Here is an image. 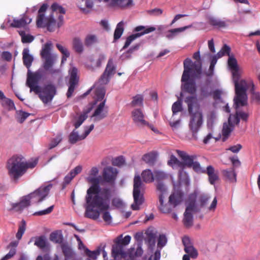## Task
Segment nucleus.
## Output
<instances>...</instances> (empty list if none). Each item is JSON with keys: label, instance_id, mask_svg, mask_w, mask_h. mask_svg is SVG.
Wrapping results in <instances>:
<instances>
[{"label": "nucleus", "instance_id": "1", "mask_svg": "<svg viewBox=\"0 0 260 260\" xmlns=\"http://www.w3.org/2000/svg\"><path fill=\"white\" fill-rule=\"evenodd\" d=\"M99 172L97 167H92L87 178V181L92 185L87 189L85 197L87 202L86 215L93 218H97L99 215L97 211H94V208H98L101 210L107 209L110 197V189L107 188H101L99 185V179L96 177Z\"/></svg>", "mask_w": 260, "mask_h": 260}, {"label": "nucleus", "instance_id": "2", "mask_svg": "<svg viewBox=\"0 0 260 260\" xmlns=\"http://www.w3.org/2000/svg\"><path fill=\"white\" fill-rule=\"evenodd\" d=\"M48 5L44 4L38 11L36 24L39 27H46L49 31H54L56 28H59L63 24V16L66 13L65 9L57 3L51 5V14L45 17V12Z\"/></svg>", "mask_w": 260, "mask_h": 260}, {"label": "nucleus", "instance_id": "3", "mask_svg": "<svg viewBox=\"0 0 260 260\" xmlns=\"http://www.w3.org/2000/svg\"><path fill=\"white\" fill-rule=\"evenodd\" d=\"M228 66L232 74L233 81L235 88V96L234 99L236 108L244 106L247 104V96L246 90L247 83L245 80L239 81L240 73L236 59L233 56H230L228 61Z\"/></svg>", "mask_w": 260, "mask_h": 260}, {"label": "nucleus", "instance_id": "4", "mask_svg": "<svg viewBox=\"0 0 260 260\" xmlns=\"http://www.w3.org/2000/svg\"><path fill=\"white\" fill-rule=\"evenodd\" d=\"M37 160L27 161L21 155H14L8 159L7 168L10 178L15 181H17L26 172L28 169L35 167Z\"/></svg>", "mask_w": 260, "mask_h": 260}, {"label": "nucleus", "instance_id": "5", "mask_svg": "<svg viewBox=\"0 0 260 260\" xmlns=\"http://www.w3.org/2000/svg\"><path fill=\"white\" fill-rule=\"evenodd\" d=\"M184 102L187 104L188 111L190 116L189 127L192 133L193 137L197 139V134L203 122V115L201 111L193 112V109L199 110L200 105L197 99L194 96H188L185 98Z\"/></svg>", "mask_w": 260, "mask_h": 260}, {"label": "nucleus", "instance_id": "6", "mask_svg": "<svg viewBox=\"0 0 260 260\" xmlns=\"http://www.w3.org/2000/svg\"><path fill=\"white\" fill-rule=\"evenodd\" d=\"M193 58L196 60L192 62L189 58H186L183 62L184 70L181 77L182 81H188L190 77L201 78L202 73V65L199 51L193 54Z\"/></svg>", "mask_w": 260, "mask_h": 260}, {"label": "nucleus", "instance_id": "7", "mask_svg": "<svg viewBox=\"0 0 260 260\" xmlns=\"http://www.w3.org/2000/svg\"><path fill=\"white\" fill-rule=\"evenodd\" d=\"M52 44L50 42L46 43L43 47L40 55L42 58L45 59L43 63L44 69L48 74L53 76L60 72L59 69H54L52 67L56 59V55L52 54L50 52Z\"/></svg>", "mask_w": 260, "mask_h": 260}, {"label": "nucleus", "instance_id": "8", "mask_svg": "<svg viewBox=\"0 0 260 260\" xmlns=\"http://www.w3.org/2000/svg\"><path fill=\"white\" fill-rule=\"evenodd\" d=\"M183 194L180 191L174 192L169 197V204H164V196L159 195V210L163 213H169L172 211V207L175 208L181 203L183 200Z\"/></svg>", "mask_w": 260, "mask_h": 260}, {"label": "nucleus", "instance_id": "9", "mask_svg": "<svg viewBox=\"0 0 260 260\" xmlns=\"http://www.w3.org/2000/svg\"><path fill=\"white\" fill-rule=\"evenodd\" d=\"M178 155L182 160L181 165L182 170L179 171V174L183 172V170L185 168H192L194 171L197 173H203V171L199 162L194 161L197 158L195 155H188L187 153L183 151L177 150H176Z\"/></svg>", "mask_w": 260, "mask_h": 260}, {"label": "nucleus", "instance_id": "10", "mask_svg": "<svg viewBox=\"0 0 260 260\" xmlns=\"http://www.w3.org/2000/svg\"><path fill=\"white\" fill-rule=\"evenodd\" d=\"M144 184L139 175H136L134 179L133 197L134 203L131 205L133 210H138L140 209L139 206L144 202V198L142 193H141V189L143 188Z\"/></svg>", "mask_w": 260, "mask_h": 260}, {"label": "nucleus", "instance_id": "11", "mask_svg": "<svg viewBox=\"0 0 260 260\" xmlns=\"http://www.w3.org/2000/svg\"><path fill=\"white\" fill-rule=\"evenodd\" d=\"M52 187L51 184H49L46 186H41L34 192L29 193V196L34 203H40L48 196Z\"/></svg>", "mask_w": 260, "mask_h": 260}, {"label": "nucleus", "instance_id": "12", "mask_svg": "<svg viewBox=\"0 0 260 260\" xmlns=\"http://www.w3.org/2000/svg\"><path fill=\"white\" fill-rule=\"evenodd\" d=\"M156 29L155 27L151 26L148 28H146L144 26L140 25L136 27L135 28L134 31L139 32L140 31H142L141 32H138L135 34H133L128 36L125 41L124 46L123 47V49H125L127 48L129 45L132 43V42L135 40L136 38H139L145 34H147L151 32L154 31Z\"/></svg>", "mask_w": 260, "mask_h": 260}, {"label": "nucleus", "instance_id": "13", "mask_svg": "<svg viewBox=\"0 0 260 260\" xmlns=\"http://www.w3.org/2000/svg\"><path fill=\"white\" fill-rule=\"evenodd\" d=\"M56 94L55 86L52 84H48L42 88V92L39 94V98L43 103L46 104L52 101Z\"/></svg>", "mask_w": 260, "mask_h": 260}, {"label": "nucleus", "instance_id": "14", "mask_svg": "<svg viewBox=\"0 0 260 260\" xmlns=\"http://www.w3.org/2000/svg\"><path fill=\"white\" fill-rule=\"evenodd\" d=\"M195 201L190 202L187 206L184 213L183 223L185 226L190 227L193 223L192 213L199 212Z\"/></svg>", "mask_w": 260, "mask_h": 260}, {"label": "nucleus", "instance_id": "15", "mask_svg": "<svg viewBox=\"0 0 260 260\" xmlns=\"http://www.w3.org/2000/svg\"><path fill=\"white\" fill-rule=\"evenodd\" d=\"M106 99L104 100L96 107L92 117H94V121H100L107 117L108 115V107L106 106Z\"/></svg>", "mask_w": 260, "mask_h": 260}, {"label": "nucleus", "instance_id": "16", "mask_svg": "<svg viewBox=\"0 0 260 260\" xmlns=\"http://www.w3.org/2000/svg\"><path fill=\"white\" fill-rule=\"evenodd\" d=\"M132 118L134 122L139 126H147L154 131L153 126L149 125V123L144 119V114L142 111L139 109H136L132 112Z\"/></svg>", "mask_w": 260, "mask_h": 260}, {"label": "nucleus", "instance_id": "17", "mask_svg": "<svg viewBox=\"0 0 260 260\" xmlns=\"http://www.w3.org/2000/svg\"><path fill=\"white\" fill-rule=\"evenodd\" d=\"M117 174L118 171L116 168L109 166L104 169L102 175L105 182L113 184L115 181Z\"/></svg>", "mask_w": 260, "mask_h": 260}, {"label": "nucleus", "instance_id": "18", "mask_svg": "<svg viewBox=\"0 0 260 260\" xmlns=\"http://www.w3.org/2000/svg\"><path fill=\"white\" fill-rule=\"evenodd\" d=\"M182 243L184 246V251L191 258H196L198 255L197 250L193 246L190 239L188 237H184L182 239Z\"/></svg>", "mask_w": 260, "mask_h": 260}, {"label": "nucleus", "instance_id": "19", "mask_svg": "<svg viewBox=\"0 0 260 260\" xmlns=\"http://www.w3.org/2000/svg\"><path fill=\"white\" fill-rule=\"evenodd\" d=\"M105 59V56L100 54L95 59L90 57L85 63V67L88 70L93 71L96 68H100L101 66L102 62Z\"/></svg>", "mask_w": 260, "mask_h": 260}, {"label": "nucleus", "instance_id": "20", "mask_svg": "<svg viewBox=\"0 0 260 260\" xmlns=\"http://www.w3.org/2000/svg\"><path fill=\"white\" fill-rule=\"evenodd\" d=\"M42 76V71L41 70H38L35 73L28 72L26 83V85L28 87L38 84L39 81L41 79Z\"/></svg>", "mask_w": 260, "mask_h": 260}, {"label": "nucleus", "instance_id": "21", "mask_svg": "<svg viewBox=\"0 0 260 260\" xmlns=\"http://www.w3.org/2000/svg\"><path fill=\"white\" fill-rule=\"evenodd\" d=\"M110 197L109 198V208L107 209H105V210H101L99 209H98V208H94V211H97L99 212V214L98 217L97 218H90V217H88V216H87L86 215V207H87V202H86L85 205L84 206L85 208V213H84V216L85 217H86V218L92 219L93 220H96V219H98L99 218L100 215V213H102V212H103V216H102V218H103V220L106 222L110 223L111 222L112 217H111L109 212L108 211V210L110 208Z\"/></svg>", "mask_w": 260, "mask_h": 260}, {"label": "nucleus", "instance_id": "22", "mask_svg": "<svg viewBox=\"0 0 260 260\" xmlns=\"http://www.w3.org/2000/svg\"><path fill=\"white\" fill-rule=\"evenodd\" d=\"M200 78H193L190 77L189 79L187 81H182L185 82L183 85V90L191 94H194L197 91V86L195 80L196 79H200Z\"/></svg>", "mask_w": 260, "mask_h": 260}, {"label": "nucleus", "instance_id": "23", "mask_svg": "<svg viewBox=\"0 0 260 260\" xmlns=\"http://www.w3.org/2000/svg\"><path fill=\"white\" fill-rule=\"evenodd\" d=\"M30 200L31 199L29 194L23 197L19 203L13 204L12 205V209L15 210L16 211H21L30 205Z\"/></svg>", "mask_w": 260, "mask_h": 260}, {"label": "nucleus", "instance_id": "24", "mask_svg": "<svg viewBox=\"0 0 260 260\" xmlns=\"http://www.w3.org/2000/svg\"><path fill=\"white\" fill-rule=\"evenodd\" d=\"M124 246L117 240L115 244L113 245L112 248V254L114 258H116L119 256L121 257L124 256L125 252L124 251Z\"/></svg>", "mask_w": 260, "mask_h": 260}, {"label": "nucleus", "instance_id": "25", "mask_svg": "<svg viewBox=\"0 0 260 260\" xmlns=\"http://www.w3.org/2000/svg\"><path fill=\"white\" fill-rule=\"evenodd\" d=\"M205 172L203 173H206L209 178V181L212 185H214L215 182L218 180V176L217 172H215L214 168L212 166H209L207 167L206 170H204Z\"/></svg>", "mask_w": 260, "mask_h": 260}, {"label": "nucleus", "instance_id": "26", "mask_svg": "<svg viewBox=\"0 0 260 260\" xmlns=\"http://www.w3.org/2000/svg\"><path fill=\"white\" fill-rule=\"evenodd\" d=\"M22 60L23 64L29 69L34 61V57L29 54V50L28 48H25L23 50Z\"/></svg>", "mask_w": 260, "mask_h": 260}, {"label": "nucleus", "instance_id": "27", "mask_svg": "<svg viewBox=\"0 0 260 260\" xmlns=\"http://www.w3.org/2000/svg\"><path fill=\"white\" fill-rule=\"evenodd\" d=\"M110 7L126 8L133 5V0H111L109 3Z\"/></svg>", "mask_w": 260, "mask_h": 260}, {"label": "nucleus", "instance_id": "28", "mask_svg": "<svg viewBox=\"0 0 260 260\" xmlns=\"http://www.w3.org/2000/svg\"><path fill=\"white\" fill-rule=\"evenodd\" d=\"M35 241V245L41 249H43L48 246V243L47 239L44 236H41L39 237H32L31 238L29 243L33 241Z\"/></svg>", "mask_w": 260, "mask_h": 260}, {"label": "nucleus", "instance_id": "29", "mask_svg": "<svg viewBox=\"0 0 260 260\" xmlns=\"http://www.w3.org/2000/svg\"><path fill=\"white\" fill-rule=\"evenodd\" d=\"M221 173L226 180L232 183L236 182V174L234 168L229 170H223L221 171Z\"/></svg>", "mask_w": 260, "mask_h": 260}, {"label": "nucleus", "instance_id": "30", "mask_svg": "<svg viewBox=\"0 0 260 260\" xmlns=\"http://www.w3.org/2000/svg\"><path fill=\"white\" fill-rule=\"evenodd\" d=\"M31 21V19H28L26 16H24L20 19H14L10 26L13 27L20 28L25 26L27 24H29Z\"/></svg>", "mask_w": 260, "mask_h": 260}, {"label": "nucleus", "instance_id": "31", "mask_svg": "<svg viewBox=\"0 0 260 260\" xmlns=\"http://www.w3.org/2000/svg\"><path fill=\"white\" fill-rule=\"evenodd\" d=\"M62 253L64 256L65 260H71L75 255V253L71 247L66 244H62L61 245Z\"/></svg>", "mask_w": 260, "mask_h": 260}, {"label": "nucleus", "instance_id": "32", "mask_svg": "<svg viewBox=\"0 0 260 260\" xmlns=\"http://www.w3.org/2000/svg\"><path fill=\"white\" fill-rule=\"evenodd\" d=\"M157 153L154 151L144 154L142 157V159L149 166H153L156 161Z\"/></svg>", "mask_w": 260, "mask_h": 260}, {"label": "nucleus", "instance_id": "33", "mask_svg": "<svg viewBox=\"0 0 260 260\" xmlns=\"http://www.w3.org/2000/svg\"><path fill=\"white\" fill-rule=\"evenodd\" d=\"M229 124L224 123L223 126L222 134L224 136H228L232 131V127L236 124L234 123V120L232 118V115H230L228 119Z\"/></svg>", "mask_w": 260, "mask_h": 260}, {"label": "nucleus", "instance_id": "34", "mask_svg": "<svg viewBox=\"0 0 260 260\" xmlns=\"http://www.w3.org/2000/svg\"><path fill=\"white\" fill-rule=\"evenodd\" d=\"M209 24L216 28H224L227 25L225 21L213 17L209 18Z\"/></svg>", "mask_w": 260, "mask_h": 260}, {"label": "nucleus", "instance_id": "35", "mask_svg": "<svg viewBox=\"0 0 260 260\" xmlns=\"http://www.w3.org/2000/svg\"><path fill=\"white\" fill-rule=\"evenodd\" d=\"M143 182L146 183L152 182L154 180V174L149 169L144 170L141 173Z\"/></svg>", "mask_w": 260, "mask_h": 260}, {"label": "nucleus", "instance_id": "36", "mask_svg": "<svg viewBox=\"0 0 260 260\" xmlns=\"http://www.w3.org/2000/svg\"><path fill=\"white\" fill-rule=\"evenodd\" d=\"M248 117V114L245 112L242 111H236L235 115L232 116V118L234 120V123L236 124H238L240 122V119L246 121Z\"/></svg>", "mask_w": 260, "mask_h": 260}, {"label": "nucleus", "instance_id": "37", "mask_svg": "<svg viewBox=\"0 0 260 260\" xmlns=\"http://www.w3.org/2000/svg\"><path fill=\"white\" fill-rule=\"evenodd\" d=\"M124 22L123 21L119 22L115 29L114 33V40H117L119 39L122 36L124 31Z\"/></svg>", "mask_w": 260, "mask_h": 260}, {"label": "nucleus", "instance_id": "38", "mask_svg": "<svg viewBox=\"0 0 260 260\" xmlns=\"http://www.w3.org/2000/svg\"><path fill=\"white\" fill-rule=\"evenodd\" d=\"M116 67L113 64V59L110 58L108 61L106 69L104 72L110 77L113 75L115 73Z\"/></svg>", "mask_w": 260, "mask_h": 260}, {"label": "nucleus", "instance_id": "39", "mask_svg": "<svg viewBox=\"0 0 260 260\" xmlns=\"http://www.w3.org/2000/svg\"><path fill=\"white\" fill-rule=\"evenodd\" d=\"M105 93L106 89L104 87L102 86L96 88L95 90V97L96 101L102 102L105 99H104Z\"/></svg>", "mask_w": 260, "mask_h": 260}, {"label": "nucleus", "instance_id": "40", "mask_svg": "<svg viewBox=\"0 0 260 260\" xmlns=\"http://www.w3.org/2000/svg\"><path fill=\"white\" fill-rule=\"evenodd\" d=\"M49 239L50 241L55 243H61L63 241V237L61 232H54L51 233L50 235Z\"/></svg>", "mask_w": 260, "mask_h": 260}, {"label": "nucleus", "instance_id": "41", "mask_svg": "<svg viewBox=\"0 0 260 260\" xmlns=\"http://www.w3.org/2000/svg\"><path fill=\"white\" fill-rule=\"evenodd\" d=\"M82 135H79L78 132L74 129L69 135V142L72 144H74L78 141L84 140V139L82 138Z\"/></svg>", "mask_w": 260, "mask_h": 260}, {"label": "nucleus", "instance_id": "42", "mask_svg": "<svg viewBox=\"0 0 260 260\" xmlns=\"http://www.w3.org/2000/svg\"><path fill=\"white\" fill-rule=\"evenodd\" d=\"M73 45L74 49L77 52L81 53L83 51V44L79 38H74L73 40Z\"/></svg>", "mask_w": 260, "mask_h": 260}, {"label": "nucleus", "instance_id": "43", "mask_svg": "<svg viewBox=\"0 0 260 260\" xmlns=\"http://www.w3.org/2000/svg\"><path fill=\"white\" fill-rule=\"evenodd\" d=\"M143 102V96L141 94H137L133 97V100L131 103L132 107L142 106Z\"/></svg>", "mask_w": 260, "mask_h": 260}, {"label": "nucleus", "instance_id": "44", "mask_svg": "<svg viewBox=\"0 0 260 260\" xmlns=\"http://www.w3.org/2000/svg\"><path fill=\"white\" fill-rule=\"evenodd\" d=\"M98 42V39L95 35H88L85 39V45L86 46L89 47L93 45Z\"/></svg>", "mask_w": 260, "mask_h": 260}, {"label": "nucleus", "instance_id": "45", "mask_svg": "<svg viewBox=\"0 0 260 260\" xmlns=\"http://www.w3.org/2000/svg\"><path fill=\"white\" fill-rule=\"evenodd\" d=\"M19 34L21 37V41L23 43H29L34 40V36L30 35L25 34L24 31H20L19 32Z\"/></svg>", "mask_w": 260, "mask_h": 260}, {"label": "nucleus", "instance_id": "46", "mask_svg": "<svg viewBox=\"0 0 260 260\" xmlns=\"http://www.w3.org/2000/svg\"><path fill=\"white\" fill-rule=\"evenodd\" d=\"M168 164L172 167H178L180 169H181V165H182V162L179 160L174 155H171Z\"/></svg>", "mask_w": 260, "mask_h": 260}, {"label": "nucleus", "instance_id": "47", "mask_svg": "<svg viewBox=\"0 0 260 260\" xmlns=\"http://www.w3.org/2000/svg\"><path fill=\"white\" fill-rule=\"evenodd\" d=\"M56 46L63 55L61 62L63 63V62L67 60V58L69 57L70 53L66 48L59 44H57Z\"/></svg>", "mask_w": 260, "mask_h": 260}, {"label": "nucleus", "instance_id": "48", "mask_svg": "<svg viewBox=\"0 0 260 260\" xmlns=\"http://www.w3.org/2000/svg\"><path fill=\"white\" fill-rule=\"evenodd\" d=\"M154 178L157 182H160L166 179L167 175L164 172L156 171L154 172Z\"/></svg>", "mask_w": 260, "mask_h": 260}, {"label": "nucleus", "instance_id": "49", "mask_svg": "<svg viewBox=\"0 0 260 260\" xmlns=\"http://www.w3.org/2000/svg\"><path fill=\"white\" fill-rule=\"evenodd\" d=\"M26 230V223L24 220L21 221V223L19 225L16 237L18 240H20L22 235L24 233Z\"/></svg>", "mask_w": 260, "mask_h": 260}, {"label": "nucleus", "instance_id": "50", "mask_svg": "<svg viewBox=\"0 0 260 260\" xmlns=\"http://www.w3.org/2000/svg\"><path fill=\"white\" fill-rule=\"evenodd\" d=\"M87 113H85L83 114L80 115L77 118L75 119V121L74 123V125L76 129L78 128L85 120L87 118Z\"/></svg>", "mask_w": 260, "mask_h": 260}, {"label": "nucleus", "instance_id": "51", "mask_svg": "<svg viewBox=\"0 0 260 260\" xmlns=\"http://www.w3.org/2000/svg\"><path fill=\"white\" fill-rule=\"evenodd\" d=\"M77 69L75 67L72 68L70 72V78L69 80V82L78 83L79 78L77 76Z\"/></svg>", "mask_w": 260, "mask_h": 260}, {"label": "nucleus", "instance_id": "52", "mask_svg": "<svg viewBox=\"0 0 260 260\" xmlns=\"http://www.w3.org/2000/svg\"><path fill=\"white\" fill-rule=\"evenodd\" d=\"M62 140L61 135H57L55 138L51 140L50 144H49L48 149H52L56 147Z\"/></svg>", "mask_w": 260, "mask_h": 260}, {"label": "nucleus", "instance_id": "53", "mask_svg": "<svg viewBox=\"0 0 260 260\" xmlns=\"http://www.w3.org/2000/svg\"><path fill=\"white\" fill-rule=\"evenodd\" d=\"M172 110L173 115L176 114L179 112H181L182 110L181 102L177 101L175 102L172 105Z\"/></svg>", "mask_w": 260, "mask_h": 260}, {"label": "nucleus", "instance_id": "54", "mask_svg": "<svg viewBox=\"0 0 260 260\" xmlns=\"http://www.w3.org/2000/svg\"><path fill=\"white\" fill-rule=\"evenodd\" d=\"M125 163L124 157L123 156H119L114 158L112 160V165L115 166L120 167Z\"/></svg>", "mask_w": 260, "mask_h": 260}, {"label": "nucleus", "instance_id": "55", "mask_svg": "<svg viewBox=\"0 0 260 260\" xmlns=\"http://www.w3.org/2000/svg\"><path fill=\"white\" fill-rule=\"evenodd\" d=\"M110 77L107 74L103 73L99 80L98 83L101 85L108 84L110 81Z\"/></svg>", "mask_w": 260, "mask_h": 260}, {"label": "nucleus", "instance_id": "56", "mask_svg": "<svg viewBox=\"0 0 260 260\" xmlns=\"http://www.w3.org/2000/svg\"><path fill=\"white\" fill-rule=\"evenodd\" d=\"M216 118V114L214 111H210L207 115V124L212 125Z\"/></svg>", "mask_w": 260, "mask_h": 260}, {"label": "nucleus", "instance_id": "57", "mask_svg": "<svg viewBox=\"0 0 260 260\" xmlns=\"http://www.w3.org/2000/svg\"><path fill=\"white\" fill-rule=\"evenodd\" d=\"M2 105L3 107H7L11 109L14 107V104L12 100L10 99L7 98L5 96V98L2 100Z\"/></svg>", "mask_w": 260, "mask_h": 260}, {"label": "nucleus", "instance_id": "58", "mask_svg": "<svg viewBox=\"0 0 260 260\" xmlns=\"http://www.w3.org/2000/svg\"><path fill=\"white\" fill-rule=\"evenodd\" d=\"M211 94V92L209 91L208 88L207 86H202L200 88V95L202 98H206Z\"/></svg>", "mask_w": 260, "mask_h": 260}, {"label": "nucleus", "instance_id": "59", "mask_svg": "<svg viewBox=\"0 0 260 260\" xmlns=\"http://www.w3.org/2000/svg\"><path fill=\"white\" fill-rule=\"evenodd\" d=\"M100 251H101L100 249H97L94 251H90L87 249L86 250V253L89 257L93 259H95L97 256L100 255Z\"/></svg>", "mask_w": 260, "mask_h": 260}, {"label": "nucleus", "instance_id": "60", "mask_svg": "<svg viewBox=\"0 0 260 260\" xmlns=\"http://www.w3.org/2000/svg\"><path fill=\"white\" fill-rule=\"evenodd\" d=\"M77 84L78 83L69 82L70 85L67 93V96L68 98H71L72 96V94L74 91L75 87Z\"/></svg>", "mask_w": 260, "mask_h": 260}, {"label": "nucleus", "instance_id": "61", "mask_svg": "<svg viewBox=\"0 0 260 260\" xmlns=\"http://www.w3.org/2000/svg\"><path fill=\"white\" fill-rule=\"evenodd\" d=\"M167 242L166 237L164 235H160L158 239L157 246L162 248L166 244Z\"/></svg>", "mask_w": 260, "mask_h": 260}, {"label": "nucleus", "instance_id": "62", "mask_svg": "<svg viewBox=\"0 0 260 260\" xmlns=\"http://www.w3.org/2000/svg\"><path fill=\"white\" fill-rule=\"evenodd\" d=\"M162 12L163 10L159 8H155L147 11L148 14L154 16H160L162 14Z\"/></svg>", "mask_w": 260, "mask_h": 260}, {"label": "nucleus", "instance_id": "63", "mask_svg": "<svg viewBox=\"0 0 260 260\" xmlns=\"http://www.w3.org/2000/svg\"><path fill=\"white\" fill-rule=\"evenodd\" d=\"M29 115V113L20 111L17 120L19 123H22L25 120V119L28 117Z\"/></svg>", "mask_w": 260, "mask_h": 260}, {"label": "nucleus", "instance_id": "64", "mask_svg": "<svg viewBox=\"0 0 260 260\" xmlns=\"http://www.w3.org/2000/svg\"><path fill=\"white\" fill-rule=\"evenodd\" d=\"M16 252V248H11L9 253L3 257L1 260H8L14 256Z\"/></svg>", "mask_w": 260, "mask_h": 260}]
</instances>
